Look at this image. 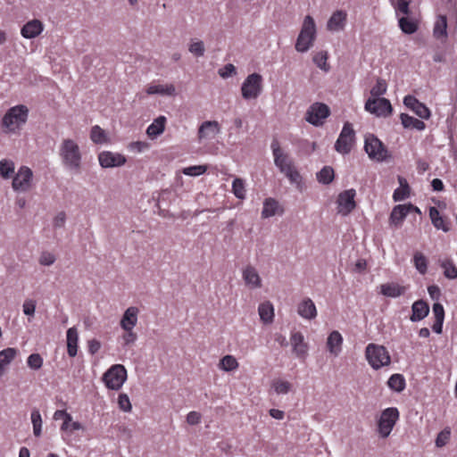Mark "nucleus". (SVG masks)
Masks as SVG:
<instances>
[{"label":"nucleus","mask_w":457,"mask_h":457,"mask_svg":"<svg viewBox=\"0 0 457 457\" xmlns=\"http://www.w3.org/2000/svg\"><path fill=\"white\" fill-rule=\"evenodd\" d=\"M270 148L274 158V164L283 173L289 182L296 187L297 189H303V179L300 172L294 164L292 158L280 146L278 140H273Z\"/></svg>","instance_id":"1"},{"label":"nucleus","mask_w":457,"mask_h":457,"mask_svg":"<svg viewBox=\"0 0 457 457\" xmlns=\"http://www.w3.org/2000/svg\"><path fill=\"white\" fill-rule=\"evenodd\" d=\"M62 166L69 171L79 173L82 169L83 154L79 143L72 138H63L59 145Z\"/></svg>","instance_id":"2"},{"label":"nucleus","mask_w":457,"mask_h":457,"mask_svg":"<svg viewBox=\"0 0 457 457\" xmlns=\"http://www.w3.org/2000/svg\"><path fill=\"white\" fill-rule=\"evenodd\" d=\"M29 117V108L18 104L7 110L2 119V128L6 133H17L25 125Z\"/></svg>","instance_id":"3"},{"label":"nucleus","mask_w":457,"mask_h":457,"mask_svg":"<svg viewBox=\"0 0 457 457\" xmlns=\"http://www.w3.org/2000/svg\"><path fill=\"white\" fill-rule=\"evenodd\" d=\"M317 37V26L311 15L303 18L299 35L296 38L295 48L299 53H305L311 49Z\"/></svg>","instance_id":"4"},{"label":"nucleus","mask_w":457,"mask_h":457,"mask_svg":"<svg viewBox=\"0 0 457 457\" xmlns=\"http://www.w3.org/2000/svg\"><path fill=\"white\" fill-rule=\"evenodd\" d=\"M364 354L367 362L375 370L391 364L390 353L384 345L370 343L365 348Z\"/></svg>","instance_id":"5"},{"label":"nucleus","mask_w":457,"mask_h":457,"mask_svg":"<svg viewBox=\"0 0 457 457\" xmlns=\"http://www.w3.org/2000/svg\"><path fill=\"white\" fill-rule=\"evenodd\" d=\"M263 90V79L259 73L249 74L243 81L240 92L246 101L256 100Z\"/></svg>","instance_id":"6"},{"label":"nucleus","mask_w":457,"mask_h":457,"mask_svg":"<svg viewBox=\"0 0 457 457\" xmlns=\"http://www.w3.org/2000/svg\"><path fill=\"white\" fill-rule=\"evenodd\" d=\"M128 378V372L122 364L112 365L103 375V382L110 390H120Z\"/></svg>","instance_id":"7"},{"label":"nucleus","mask_w":457,"mask_h":457,"mask_svg":"<svg viewBox=\"0 0 457 457\" xmlns=\"http://www.w3.org/2000/svg\"><path fill=\"white\" fill-rule=\"evenodd\" d=\"M364 150L370 159L378 162L386 161L390 156L385 145L373 134L365 136Z\"/></svg>","instance_id":"8"},{"label":"nucleus","mask_w":457,"mask_h":457,"mask_svg":"<svg viewBox=\"0 0 457 457\" xmlns=\"http://www.w3.org/2000/svg\"><path fill=\"white\" fill-rule=\"evenodd\" d=\"M35 186L33 170L21 165L12 177V188L17 193H27Z\"/></svg>","instance_id":"9"},{"label":"nucleus","mask_w":457,"mask_h":457,"mask_svg":"<svg viewBox=\"0 0 457 457\" xmlns=\"http://www.w3.org/2000/svg\"><path fill=\"white\" fill-rule=\"evenodd\" d=\"M398 419L399 411L396 408L389 407L385 409L378 420L379 436L383 438L389 436Z\"/></svg>","instance_id":"10"},{"label":"nucleus","mask_w":457,"mask_h":457,"mask_svg":"<svg viewBox=\"0 0 457 457\" xmlns=\"http://www.w3.org/2000/svg\"><path fill=\"white\" fill-rule=\"evenodd\" d=\"M355 138V132L350 122H345L335 144L337 152L342 154L350 153Z\"/></svg>","instance_id":"11"},{"label":"nucleus","mask_w":457,"mask_h":457,"mask_svg":"<svg viewBox=\"0 0 457 457\" xmlns=\"http://www.w3.org/2000/svg\"><path fill=\"white\" fill-rule=\"evenodd\" d=\"M364 109L377 117L383 118L389 117L393 112L391 103L386 98H368Z\"/></svg>","instance_id":"12"},{"label":"nucleus","mask_w":457,"mask_h":457,"mask_svg":"<svg viewBox=\"0 0 457 457\" xmlns=\"http://www.w3.org/2000/svg\"><path fill=\"white\" fill-rule=\"evenodd\" d=\"M329 107L322 103H314L307 110L305 120L312 125L322 126L325 120L329 116Z\"/></svg>","instance_id":"13"},{"label":"nucleus","mask_w":457,"mask_h":457,"mask_svg":"<svg viewBox=\"0 0 457 457\" xmlns=\"http://www.w3.org/2000/svg\"><path fill=\"white\" fill-rule=\"evenodd\" d=\"M356 191L353 188L341 192L337 198V211L342 216H347L356 207Z\"/></svg>","instance_id":"14"},{"label":"nucleus","mask_w":457,"mask_h":457,"mask_svg":"<svg viewBox=\"0 0 457 457\" xmlns=\"http://www.w3.org/2000/svg\"><path fill=\"white\" fill-rule=\"evenodd\" d=\"M220 130V124L217 120H205L198 127L197 139L199 142L212 140Z\"/></svg>","instance_id":"15"},{"label":"nucleus","mask_w":457,"mask_h":457,"mask_svg":"<svg viewBox=\"0 0 457 457\" xmlns=\"http://www.w3.org/2000/svg\"><path fill=\"white\" fill-rule=\"evenodd\" d=\"M292 351L296 358L305 360L308 356L309 345L305 342L304 336L300 331H294L290 335Z\"/></svg>","instance_id":"16"},{"label":"nucleus","mask_w":457,"mask_h":457,"mask_svg":"<svg viewBox=\"0 0 457 457\" xmlns=\"http://www.w3.org/2000/svg\"><path fill=\"white\" fill-rule=\"evenodd\" d=\"M348 14L345 10H337L328 18L326 29L329 32L336 33L345 30L347 24Z\"/></svg>","instance_id":"17"},{"label":"nucleus","mask_w":457,"mask_h":457,"mask_svg":"<svg viewBox=\"0 0 457 457\" xmlns=\"http://www.w3.org/2000/svg\"><path fill=\"white\" fill-rule=\"evenodd\" d=\"M98 161L103 168H114L124 165L127 159L121 154L104 151L99 154Z\"/></svg>","instance_id":"18"},{"label":"nucleus","mask_w":457,"mask_h":457,"mask_svg":"<svg viewBox=\"0 0 457 457\" xmlns=\"http://www.w3.org/2000/svg\"><path fill=\"white\" fill-rule=\"evenodd\" d=\"M242 278L245 285L250 289H258L262 287V280L255 267L246 265L242 270Z\"/></svg>","instance_id":"19"},{"label":"nucleus","mask_w":457,"mask_h":457,"mask_svg":"<svg viewBox=\"0 0 457 457\" xmlns=\"http://www.w3.org/2000/svg\"><path fill=\"white\" fill-rule=\"evenodd\" d=\"M411 211L420 212L419 208L412 204H399L395 206L390 214L391 225L396 228L400 227L403 220Z\"/></svg>","instance_id":"20"},{"label":"nucleus","mask_w":457,"mask_h":457,"mask_svg":"<svg viewBox=\"0 0 457 457\" xmlns=\"http://www.w3.org/2000/svg\"><path fill=\"white\" fill-rule=\"evenodd\" d=\"M297 313L304 320H312L317 317L318 312L314 302L305 297L298 303Z\"/></svg>","instance_id":"21"},{"label":"nucleus","mask_w":457,"mask_h":457,"mask_svg":"<svg viewBox=\"0 0 457 457\" xmlns=\"http://www.w3.org/2000/svg\"><path fill=\"white\" fill-rule=\"evenodd\" d=\"M44 28L41 21L33 19L23 25L21 34L24 38L32 39L39 36L43 32Z\"/></svg>","instance_id":"22"},{"label":"nucleus","mask_w":457,"mask_h":457,"mask_svg":"<svg viewBox=\"0 0 457 457\" xmlns=\"http://www.w3.org/2000/svg\"><path fill=\"white\" fill-rule=\"evenodd\" d=\"M403 104L412 110L420 118L428 120L430 117L429 109L422 103L419 102L417 98L412 96H406L403 98Z\"/></svg>","instance_id":"23"},{"label":"nucleus","mask_w":457,"mask_h":457,"mask_svg":"<svg viewBox=\"0 0 457 457\" xmlns=\"http://www.w3.org/2000/svg\"><path fill=\"white\" fill-rule=\"evenodd\" d=\"M145 93L151 95H160L162 96H174L176 95V87L171 83H151L146 86Z\"/></svg>","instance_id":"24"},{"label":"nucleus","mask_w":457,"mask_h":457,"mask_svg":"<svg viewBox=\"0 0 457 457\" xmlns=\"http://www.w3.org/2000/svg\"><path fill=\"white\" fill-rule=\"evenodd\" d=\"M380 294L386 297L396 298L406 293L409 289L408 286L401 285L396 282H388L380 285Z\"/></svg>","instance_id":"25"},{"label":"nucleus","mask_w":457,"mask_h":457,"mask_svg":"<svg viewBox=\"0 0 457 457\" xmlns=\"http://www.w3.org/2000/svg\"><path fill=\"white\" fill-rule=\"evenodd\" d=\"M139 309L136 306L127 308L120 320L122 329L134 328L138 320Z\"/></svg>","instance_id":"26"},{"label":"nucleus","mask_w":457,"mask_h":457,"mask_svg":"<svg viewBox=\"0 0 457 457\" xmlns=\"http://www.w3.org/2000/svg\"><path fill=\"white\" fill-rule=\"evenodd\" d=\"M293 390V384L285 378H275L270 382V391L277 395H285Z\"/></svg>","instance_id":"27"},{"label":"nucleus","mask_w":457,"mask_h":457,"mask_svg":"<svg viewBox=\"0 0 457 457\" xmlns=\"http://www.w3.org/2000/svg\"><path fill=\"white\" fill-rule=\"evenodd\" d=\"M343 341V337L337 330L332 331L328 335L326 343L329 353L333 356H338L342 351Z\"/></svg>","instance_id":"28"},{"label":"nucleus","mask_w":457,"mask_h":457,"mask_svg":"<svg viewBox=\"0 0 457 457\" xmlns=\"http://www.w3.org/2000/svg\"><path fill=\"white\" fill-rule=\"evenodd\" d=\"M284 210L280 206L279 203L272 198H266L263 202V207L262 210V218L268 219L277 214L281 215Z\"/></svg>","instance_id":"29"},{"label":"nucleus","mask_w":457,"mask_h":457,"mask_svg":"<svg viewBox=\"0 0 457 457\" xmlns=\"http://www.w3.org/2000/svg\"><path fill=\"white\" fill-rule=\"evenodd\" d=\"M18 353V350L13 347H7L0 351V378L6 372Z\"/></svg>","instance_id":"30"},{"label":"nucleus","mask_w":457,"mask_h":457,"mask_svg":"<svg viewBox=\"0 0 457 457\" xmlns=\"http://www.w3.org/2000/svg\"><path fill=\"white\" fill-rule=\"evenodd\" d=\"M258 313L260 320L264 324H271L274 320V306L270 301H265L259 304Z\"/></svg>","instance_id":"31"},{"label":"nucleus","mask_w":457,"mask_h":457,"mask_svg":"<svg viewBox=\"0 0 457 457\" xmlns=\"http://www.w3.org/2000/svg\"><path fill=\"white\" fill-rule=\"evenodd\" d=\"M166 118L164 116H159L154 120V121L147 127V136L154 139L163 133L166 125Z\"/></svg>","instance_id":"32"},{"label":"nucleus","mask_w":457,"mask_h":457,"mask_svg":"<svg viewBox=\"0 0 457 457\" xmlns=\"http://www.w3.org/2000/svg\"><path fill=\"white\" fill-rule=\"evenodd\" d=\"M411 321H420L423 320L429 312V307L428 303L422 300H419L413 303L411 307Z\"/></svg>","instance_id":"33"},{"label":"nucleus","mask_w":457,"mask_h":457,"mask_svg":"<svg viewBox=\"0 0 457 457\" xmlns=\"http://www.w3.org/2000/svg\"><path fill=\"white\" fill-rule=\"evenodd\" d=\"M67 353L71 357L77 355L79 336L76 328L72 327L67 330Z\"/></svg>","instance_id":"34"},{"label":"nucleus","mask_w":457,"mask_h":457,"mask_svg":"<svg viewBox=\"0 0 457 457\" xmlns=\"http://www.w3.org/2000/svg\"><path fill=\"white\" fill-rule=\"evenodd\" d=\"M399 187H397L393 194V199L395 202H401L407 199L410 196V187L407 180L399 176L398 177Z\"/></svg>","instance_id":"35"},{"label":"nucleus","mask_w":457,"mask_h":457,"mask_svg":"<svg viewBox=\"0 0 457 457\" xmlns=\"http://www.w3.org/2000/svg\"><path fill=\"white\" fill-rule=\"evenodd\" d=\"M399 27L405 34H413L418 29V21L409 15H403L398 19Z\"/></svg>","instance_id":"36"},{"label":"nucleus","mask_w":457,"mask_h":457,"mask_svg":"<svg viewBox=\"0 0 457 457\" xmlns=\"http://www.w3.org/2000/svg\"><path fill=\"white\" fill-rule=\"evenodd\" d=\"M218 367L225 372H232L238 369L239 362L235 356L227 354L220 360Z\"/></svg>","instance_id":"37"},{"label":"nucleus","mask_w":457,"mask_h":457,"mask_svg":"<svg viewBox=\"0 0 457 457\" xmlns=\"http://www.w3.org/2000/svg\"><path fill=\"white\" fill-rule=\"evenodd\" d=\"M401 122L405 129H414L417 130H424L426 128L425 123L412 116L406 113H402L400 116Z\"/></svg>","instance_id":"38"},{"label":"nucleus","mask_w":457,"mask_h":457,"mask_svg":"<svg viewBox=\"0 0 457 457\" xmlns=\"http://www.w3.org/2000/svg\"><path fill=\"white\" fill-rule=\"evenodd\" d=\"M429 216L435 228L442 229L445 232L449 231L450 228L448 224L445 221L444 218L440 215L439 211L436 207H431L429 209Z\"/></svg>","instance_id":"39"},{"label":"nucleus","mask_w":457,"mask_h":457,"mask_svg":"<svg viewBox=\"0 0 457 457\" xmlns=\"http://www.w3.org/2000/svg\"><path fill=\"white\" fill-rule=\"evenodd\" d=\"M15 164L12 160L2 159L0 161V177L4 179H12L15 174Z\"/></svg>","instance_id":"40"},{"label":"nucleus","mask_w":457,"mask_h":457,"mask_svg":"<svg viewBox=\"0 0 457 457\" xmlns=\"http://www.w3.org/2000/svg\"><path fill=\"white\" fill-rule=\"evenodd\" d=\"M440 267L445 278L448 279L457 278V267L451 259H445L440 262Z\"/></svg>","instance_id":"41"},{"label":"nucleus","mask_w":457,"mask_h":457,"mask_svg":"<svg viewBox=\"0 0 457 457\" xmlns=\"http://www.w3.org/2000/svg\"><path fill=\"white\" fill-rule=\"evenodd\" d=\"M387 386L395 392H402L405 388V379L402 374H393L388 378Z\"/></svg>","instance_id":"42"},{"label":"nucleus","mask_w":457,"mask_h":457,"mask_svg":"<svg viewBox=\"0 0 457 457\" xmlns=\"http://www.w3.org/2000/svg\"><path fill=\"white\" fill-rule=\"evenodd\" d=\"M31 423L33 426V434L36 437H39L42 434V417L37 409H34L30 414Z\"/></svg>","instance_id":"43"},{"label":"nucleus","mask_w":457,"mask_h":457,"mask_svg":"<svg viewBox=\"0 0 457 457\" xmlns=\"http://www.w3.org/2000/svg\"><path fill=\"white\" fill-rule=\"evenodd\" d=\"M447 21L446 17L440 15L437 17L434 26V36L436 38L446 37Z\"/></svg>","instance_id":"44"},{"label":"nucleus","mask_w":457,"mask_h":457,"mask_svg":"<svg viewBox=\"0 0 457 457\" xmlns=\"http://www.w3.org/2000/svg\"><path fill=\"white\" fill-rule=\"evenodd\" d=\"M387 84L385 79H378L376 84L370 89V96L369 98H383L386 93Z\"/></svg>","instance_id":"45"},{"label":"nucleus","mask_w":457,"mask_h":457,"mask_svg":"<svg viewBox=\"0 0 457 457\" xmlns=\"http://www.w3.org/2000/svg\"><path fill=\"white\" fill-rule=\"evenodd\" d=\"M188 51L195 57H202L205 52L204 43L197 38H192L188 45Z\"/></svg>","instance_id":"46"},{"label":"nucleus","mask_w":457,"mask_h":457,"mask_svg":"<svg viewBox=\"0 0 457 457\" xmlns=\"http://www.w3.org/2000/svg\"><path fill=\"white\" fill-rule=\"evenodd\" d=\"M232 193L240 200H244L246 195L245 184L244 179L236 178L232 183Z\"/></svg>","instance_id":"47"},{"label":"nucleus","mask_w":457,"mask_h":457,"mask_svg":"<svg viewBox=\"0 0 457 457\" xmlns=\"http://www.w3.org/2000/svg\"><path fill=\"white\" fill-rule=\"evenodd\" d=\"M90 139L95 144H104L108 141L105 131L98 125L93 126L90 131Z\"/></svg>","instance_id":"48"},{"label":"nucleus","mask_w":457,"mask_h":457,"mask_svg":"<svg viewBox=\"0 0 457 457\" xmlns=\"http://www.w3.org/2000/svg\"><path fill=\"white\" fill-rule=\"evenodd\" d=\"M328 54L326 51H320L314 54L313 62L323 71L328 72L330 69L328 63Z\"/></svg>","instance_id":"49"},{"label":"nucleus","mask_w":457,"mask_h":457,"mask_svg":"<svg viewBox=\"0 0 457 457\" xmlns=\"http://www.w3.org/2000/svg\"><path fill=\"white\" fill-rule=\"evenodd\" d=\"M413 263L417 270L424 275L428 270V260L426 256L420 253L416 252L413 255Z\"/></svg>","instance_id":"50"},{"label":"nucleus","mask_w":457,"mask_h":457,"mask_svg":"<svg viewBox=\"0 0 457 457\" xmlns=\"http://www.w3.org/2000/svg\"><path fill=\"white\" fill-rule=\"evenodd\" d=\"M317 179L321 184H330L334 179V170L329 166H325L317 173Z\"/></svg>","instance_id":"51"},{"label":"nucleus","mask_w":457,"mask_h":457,"mask_svg":"<svg viewBox=\"0 0 457 457\" xmlns=\"http://www.w3.org/2000/svg\"><path fill=\"white\" fill-rule=\"evenodd\" d=\"M208 170L207 165H194L183 168L181 172L186 176L197 177L204 174Z\"/></svg>","instance_id":"52"},{"label":"nucleus","mask_w":457,"mask_h":457,"mask_svg":"<svg viewBox=\"0 0 457 457\" xmlns=\"http://www.w3.org/2000/svg\"><path fill=\"white\" fill-rule=\"evenodd\" d=\"M83 428V426L79 421H73L71 420V422L68 423V427L66 429H61L62 431V439L67 443L70 444V436L71 434L75 430H80Z\"/></svg>","instance_id":"53"},{"label":"nucleus","mask_w":457,"mask_h":457,"mask_svg":"<svg viewBox=\"0 0 457 457\" xmlns=\"http://www.w3.org/2000/svg\"><path fill=\"white\" fill-rule=\"evenodd\" d=\"M397 16L401 14L409 15V1L408 0H395L393 3Z\"/></svg>","instance_id":"54"},{"label":"nucleus","mask_w":457,"mask_h":457,"mask_svg":"<svg viewBox=\"0 0 457 457\" xmlns=\"http://www.w3.org/2000/svg\"><path fill=\"white\" fill-rule=\"evenodd\" d=\"M55 254L48 251L42 252L38 258V262L42 266H51L55 262Z\"/></svg>","instance_id":"55"},{"label":"nucleus","mask_w":457,"mask_h":457,"mask_svg":"<svg viewBox=\"0 0 457 457\" xmlns=\"http://www.w3.org/2000/svg\"><path fill=\"white\" fill-rule=\"evenodd\" d=\"M54 420H62L63 422L61 426V429H66L68 427V423L71 421V415L68 413L65 410H57L54 413Z\"/></svg>","instance_id":"56"},{"label":"nucleus","mask_w":457,"mask_h":457,"mask_svg":"<svg viewBox=\"0 0 457 457\" xmlns=\"http://www.w3.org/2000/svg\"><path fill=\"white\" fill-rule=\"evenodd\" d=\"M27 364L31 370H37L43 365V358L38 353H32L28 357Z\"/></svg>","instance_id":"57"},{"label":"nucleus","mask_w":457,"mask_h":457,"mask_svg":"<svg viewBox=\"0 0 457 457\" xmlns=\"http://www.w3.org/2000/svg\"><path fill=\"white\" fill-rule=\"evenodd\" d=\"M134 328H127L123 329L124 334L121 336L122 345H133L137 339V335L134 332Z\"/></svg>","instance_id":"58"},{"label":"nucleus","mask_w":457,"mask_h":457,"mask_svg":"<svg viewBox=\"0 0 457 457\" xmlns=\"http://www.w3.org/2000/svg\"><path fill=\"white\" fill-rule=\"evenodd\" d=\"M37 302L33 299H26L22 304L23 313L29 317H33L36 312Z\"/></svg>","instance_id":"59"},{"label":"nucleus","mask_w":457,"mask_h":457,"mask_svg":"<svg viewBox=\"0 0 457 457\" xmlns=\"http://www.w3.org/2000/svg\"><path fill=\"white\" fill-rule=\"evenodd\" d=\"M451 431L449 428L442 430L436 438V445L437 447L445 446L450 440Z\"/></svg>","instance_id":"60"},{"label":"nucleus","mask_w":457,"mask_h":457,"mask_svg":"<svg viewBox=\"0 0 457 457\" xmlns=\"http://www.w3.org/2000/svg\"><path fill=\"white\" fill-rule=\"evenodd\" d=\"M118 404L121 411L125 412H129L132 409V405L130 400L126 394H120L118 397Z\"/></svg>","instance_id":"61"},{"label":"nucleus","mask_w":457,"mask_h":457,"mask_svg":"<svg viewBox=\"0 0 457 457\" xmlns=\"http://www.w3.org/2000/svg\"><path fill=\"white\" fill-rule=\"evenodd\" d=\"M222 79H228L237 74L236 67L232 63H228L218 71Z\"/></svg>","instance_id":"62"},{"label":"nucleus","mask_w":457,"mask_h":457,"mask_svg":"<svg viewBox=\"0 0 457 457\" xmlns=\"http://www.w3.org/2000/svg\"><path fill=\"white\" fill-rule=\"evenodd\" d=\"M129 148L130 151L142 153L149 148V144L144 141H136L129 144Z\"/></svg>","instance_id":"63"},{"label":"nucleus","mask_w":457,"mask_h":457,"mask_svg":"<svg viewBox=\"0 0 457 457\" xmlns=\"http://www.w3.org/2000/svg\"><path fill=\"white\" fill-rule=\"evenodd\" d=\"M66 222V213L64 212H59L53 220V226L55 228H63Z\"/></svg>","instance_id":"64"}]
</instances>
